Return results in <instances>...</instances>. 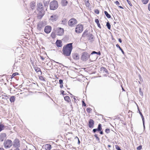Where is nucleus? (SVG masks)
<instances>
[{
	"label": "nucleus",
	"instance_id": "obj_1",
	"mask_svg": "<svg viewBox=\"0 0 150 150\" xmlns=\"http://www.w3.org/2000/svg\"><path fill=\"white\" fill-rule=\"evenodd\" d=\"M73 43L67 44L63 47L62 54L65 56H69L73 49Z\"/></svg>",
	"mask_w": 150,
	"mask_h": 150
},
{
	"label": "nucleus",
	"instance_id": "obj_2",
	"mask_svg": "<svg viewBox=\"0 0 150 150\" xmlns=\"http://www.w3.org/2000/svg\"><path fill=\"white\" fill-rule=\"evenodd\" d=\"M50 9L51 10L56 9L58 7V3L57 1L54 0L51 1L50 4Z\"/></svg>",
	"mask_w": 150,
	"mask_h": 150
},
{
	"label": "nucleus",
	"instance_id": "obj_3",
	"mask_svg": "<svg viewBox=\"0 0 150 150\" xmlns=\"http://www.w3.org/2000/svg\"><path fill=\"white\" fill-rule=\"evenodd\" d=\"M77 23V20L74 18H71L68 22V25L71 27L75 26Z\"/></svg>",
	"mask_w": 150,
	"mask_h": 150
},
{
	"label": "nucleus",
	"instance_id": "obj_4",
	"mask_svg": "<svg viewBox=\"0 0 150 150\" xmlns=\"http://www.w3.org/2000/svg\"><path fill=\"white\" fill-rule=\"evenodd\" d=\"M12 142L9 139L5 140L4 143V147L6 149L9 148L12 146Z\"/></svg>",
	"mask_w": 150,
	"mask_h": 150
},
{
	"label": "nucleus",
	"instance_id": "obj_5",
	"mask_svg": "<svg viewBox=\"0 0 150 150\" xmlns=\"http://www.w3.org/2000/svg\"><path fill=\"white\" fill-rule=\"evenodd\" d=\"M89 57H90V56L89 54L86 52H84L82 53L81 59L83 61H86Z\"/></svg>",
	"mask_w": 150,
	"mask_h": 150
},
{
	"label": "nucleus",
	"instance_id": "obj_6",
	"mask_svg": "<svg viewBox=\"0 0 150 150\" xmlns=\"http://www.w3.org/2000/svg\"><path fill=\"white\" fill-rule=\"evenodd\" d=\"M38 11L37 18L38 19H41L45 14L44 9L37 10Z\"/></svg>",
	"mask_w": 150,
	"mask_h": 150
},
{
	"label": "nucleus",
	"instance_id": "obj_7",
	"mask_svg": "<svg viewBox=\"0 0 150 150\" xmlns=\"http://www.w3.org/2000/svg\"><path fill=\"white\" fill-rule=\"evenodd\" d=\"M83 30V26L81 24L78 25L75 28V32L78 33H81Z\"/></svg>",
	"mask_w": 150,
	"mask_h": 150
},
{
	"label": "nucleus",
	"instance_id": "obj_8",
	"mask_svg": "<svg viewBox=\"0 0 150 150\" xmlns=\"http://www.w3.org/2000/svg\"><path fill=\"white\" fill-rule=\"evenodd\" d=\"M13 146L15 147L18 148L20 146V141L18 139H16L13 142Z\"/></svg>",
	"mask_w": 150,
	"mask_h": 150
},
{
	"label": "nucleus",
	"instance_id": "obj_9",
	"mask_svg": "<svg viewBox=\"0 0 150 150\" xmlns=\"http://www.w3.org/2000/svg\"><path fill=\"white\" fill-rule=\"evenodd\" d=\"M64 33V30L63 28H59L57 29V35H58L61 36Z\"/></svg>",
	"mask_w": 150,
	"mask_h": 150
},
{
	"label": "nucleus",
	"instance_id": "obj_10",
	"mask_svg": "<svg viewBox=\"0 0 150 150\" xmlns=\"http://www.w3.org/2000/svg\"><path fill=\"white\" fill-rule=\"evenodd\" d=\"M51 29V27L50 26L48 25L45 27L44 30L46 33L48 34L50 32Z\"/></svg>",
	"mask_w": 150,
	"mask_h": 150
},
{
	"label": "nucleus",
	"instance_id": "obj_11",
	"mask_svg": "<svg viewBox=\"0 0 150 150\" xmlns=\"http://www.w3.org/2000/svg\"><path fill=\"white\" fill-rule=\"evenodd\" d=\"M94 122L93 120L92 119H90L88 121V126L89 128H92L94 127Z\"/></svg>",
	"mask_w": 150,
	"mask_h": 150
},
{
	"label": "nucleus",
	"instance_id": "obj_12",
	"mask_svg": "<svg viewBox=\"0 0 150 150\" xmlns=\"http://www.w3.org/2000/svg\"><path fill=\"white\" fill-rule=\"evenodd\" d=\"M89 56L90 57V60L92 62L95 61L98 57V56L97 54H92V56L91 54Z\"/></svg>",
	"mask_w": 150,
	"mask_h": 150
},
{
	"label": "nucleus",
	"instance_id": "obj_13",
	"mask_svg": "<svg viewBox=\"0 0 150 150\" xmlns=\"http://www.w3.org/2000/svg\"><path fill=\"white\" fill-rule=\"evenodd\" d=\"M102 128L101 127V125L100 124H99L98 125V127L97 129H94L93 130V133H95L96 131H99L102 130Z\"/></svg>",
	"mask_w": 150,
	"mask_h": 150
},
{
	"label": "nucleus",
	"instance_id": "obj_14",
	"mask_svg": "<svg viewBox=\"0 0 150 150\" xmlns=\"http://www.w3.org/2000/svg\"><path fill=\"white\" fill-rule=\"evenodd\" d=\"M44 26L43 23L42 22H40L37 24V28L39 30H41L42 28Z\"/></svg>",
	"mask_w": 150,
	"mask_h": 150
},
{
	"label": "nucleus",
	"instance_id": "obj_15",
	"mask_svg": "<svg viewBox=\"0 0 150 150\" xmlns=\"http://www.w3.org/2000/svg\"><path fill=\"white\" fill-rule=\"evenodd\" d=\"M100 71L104 74H108V72L106 68L104 67H101L100 70Z\"/></svg>",
	"mask_w": 150,
	"mask_h": 150
},
{
	"label": "nucleus",
	"instance_id": "obj_16",
	"mask_svg": "<svg viewBox=\"0 0 150 150\" xmlns=\"http://www.w3.org/2000/svg\"><path fill=\"white\" fill-rule=\"evenodd\" d=\"M37 10L44 9L43 6L41 3H39L37 5Z\"/></svg>",
	"mask_w": 150,
	"mask_h": 150
},
{
	"label": "nucleus",
	"instance_id": "obj_17",
	"mask_svg": "<svg viewBox=\"0 0 150 150\" xmlns=\"http://www.w3.org/2000/svg\"><path fill=\"white\" fill-rule=\"evenodd\" d=\"M6 134L5 133H1L0 135V141L2 142L6 139Z\"/></svg>",
	"mask_w": 150,
	"mask_h": 150
},
{
	"label": "nucleus",
	"instance_id": "obj_18",
	"mask_svg": "<svg viewBox=\"0 0 150 150\" xmlns=\"http://www.w3.org/2000/svg\"><path fill=\"white\" fill-rule=\"evenodd\" d=\"M57 18V16L56 15L51 16L50 18V20L52 21H55Z\"/></svg>",
	"mask_w": 150,
	"mask_h": 150
},
{
	"label": "nucleus",
	"instance_id": "obj_19",
	"mask_svg": "<svg viewBox=\"0 0 150 150\" xmlns=\"http://www.w3.org/2000/svg\"><path fill=\"white\" fill-rule=\"evenodd\" d=\"M56 44L58 47H61L62 46V42L60 40H57Z\"/></svg>",
	"mask_w": 150,
	"mask_h": 150
},
{
	"label": "nucleus",
	"instance_id": "obj_20",
	"mask_svg": "<svg viewBox=\"0 0 150 150\" xmlns=\"http://www.w3.org/2000/svg\"><path fill=\"white\" fill-rule=\"evenodd\" d=\"M72 57L75 60H78L79 59V54L77 53H75L73 54Z\"/></svg>",
	"mask_w": 150,
	"mask_h": 150
},
{
	"label": "nucleus",
	"instance_id": "obj_21",
	"mask_svg": "<svg viewBox=\"0 0 150 150\" xmlns=\"http://www.w3.org/2000/svg\"><path fill=\"white\" fill-rule=\"evenodd\" d=\"M44 147L47 150H50L51 148V146L50 144H46L45 145Z\"/></svg>",
	"mask_w": 150,
	"mask_h": 150
},
{
	"label": "nucleus",
	"instance_id": "obj_22",
	"mask_svg": "<svg viewBox=\"0 0 150 150\" xmlns=\"http://www.w3.org/2000/svg\"><path fill=\"white\" fill-rule=\"evenodd\" d=\"M30 7L32 9H33L35 7V3L34 1L31 2L30 3Z\"/></svg>",
	"mask_w": 150,
	"mask_h": 150
},
{
	"label": "nucleus",
	"instance_id": "obj_23",
	"mask_svg": "<svg viewBox=\"0 0 150 150\" xmlns=\"http://www.w3.org/2000/svg\"><path fill=\"white\" fill-rule=\"evenodd\" d=\"M61 4L63 6H66L68 4V2L66 0H62L61 1Z\"/></svg>",
	"mask_w": 150,
	"mask_h": 150
},
{
	"label": "nucleus",
	"instance_id": "obj_24",
	"mask_svg": "<svg viewBox=\"0 0 150 150\" xmlns=\"http://www.w3.org/2000/svg\"><path fill=\"white\" fill-rule=\"evenodd\" d=\"M100 55L101 54L100 52H97L95 51H93L91 54V55L92 56V54L94 55V54Z\"/></svg>",
	"mask_w": 150,
	"mask_h": 150
},
{
	"label": "nucleus",
	"instance_id": "obj_25",
	"mask_svg": "<svg viewBox=\"0 0 150 150\" xmlns=\"http://www.w3.org/2000/svg\"><path fill=\"white\" fill-rule=\"evenodd\" d=\"M95 22L97 23L98 27L100 28H101L100 24L99 22V21L98 19H96L95 20Z\"/></svg>",
	"mask_w": 150,
	"mask_h": 150
},
{
	"label": "nucleus",
	"instance_id": "obj_26",
	"mask_svg": "<svg viewBox=\"0 0 150 150\" xmlns=\"http://www.w3.org/2000/svg\"><path fill=\"white\" fill-rule=\"evenodd\" d=\"M104 13L106 17L108 18H110L111 16L110 14H109L108 12L106 11H104Z\"/></svg>",
	"mask_w": 150,
	"mask_h": 150
},
{
	"label": "nucleus",
	"instance_id": "obj_27",
	"mask_svg": "<svg viewBox=\"0 0 150 150\" xmlns=\"http://www.w3.org/2000/svg\"><path fill=\"white\" fill-rule=\"evenodd\" d=\"M67 19L65 18L63 19L62 21L61 24L64 25H65L67 23Z\"/></svg>",
	"mask_w": 150,
	"mask_h": 150
},
{
	"label": "nucleus",
	"instance_id": "obj_28",
	"mask_svg": "<svg viewBox=\"0 0 150 150\" xmlns=\"http://www.w3.org/2000/svg\"><path fill=\"white\" fill-rule=\"evenodd\" d=\"M10 100L11 103L14 102L15 100V98L14 96H11L10 98Z\"/></svg>",
	"mask_w": 150,
	"mask_h": 150
},
{
	"label": "nucleus",
	"instance_id": "obj_29",
	"mask_svg": "<svg viewBox=\"0 0 150 150\" xmlns=\"http://www.w3.org/2000/svg\"><path fill=\"white\" fill-rule=\"evenodd\" d=\"M5 127L4 125L2 124H0V132L2 131V130H3Z\"/></svg>",
	"mask_w": 150,
	"mask_h": 150
},
{
	"label": "nucleus",
	"instance_id": "obj_30",
	"mask_svg": "<svg viewBox=\"0 0 150 150\" xmlns=\"http://www.w3.org/2000/svg\"><path fill=\"white\" fill-rule=\"evenodd\" d=\"M35 71L37 73H39V72H40V73L41 74L42 73L40 68H39L38 67H36L35 68Z\"/></svg>",
	"mask_w": 150,
	"mask_h": 150
},
{
	"label": "nucleus",
	"instance_id": "obj_31",
	"mask_svg": "<svg viewBox=\"0 0 150 150\" xmlns=\"http://www.w3.org/2000/svg\"><path fill=\"white\" fill-rule=\"evenodd\" d=\"M116 47H118L119 49L121 51L122 54H124V52L123 50H122V49L121 48V47L119 46V45L118 44H117L116 45Z\"/></svg>",
	"mask_w": 150,
	"mask_h": 150
},
{
	"label": "nucleus",
	"instance_id": "obj_32",
	"mask_svg": "<svg viewBox=\"0 0 150 150\" xmlns=\"http://www.w3.org/2000/svg\"><path fill=\"white\" fill-rule=\"evenodd\" d=\"M88 31L86 30L85 31L83 34L82 36L84 37H85L88 34Z\"/></svg>",
	"mask_w": 150,
	"mask_h": 150
},
{
	"label": "nucleus",
	"instance_id": "obj_33",
	"mask_svg": "<svg viewBox=\"0 0 150 150\" xmlns=\"http://www.w3.org/2000/svg\"><path fill=\"white\" fill-rule=\"evenodd\" d=\"M64 99L66 101L69 102V100L70 99V97L69 96H66L64 97Z\"/></svg>",
	"mask_w": 150,
	"mask_h": 150
},
{
	"label": "nucleus",
	"instance_id": "obj_34",
	"mask_svg": "<svg viewBox=\"0 0 150 150\" xmlns=\"http://www.w3.org/2000/svg\"><path fill=\"white\" fill-rule=\"evenodd\" d=\"M106 26H107V27L108 29H110L111 28V25L110 23L108 22L107 23Z\"/></svg>",
	"mask_w": 150,
	"mask_h": 150
},
{
	"label": "nucleus",
	"instance_id": "obj_35",
	"mask_svg": "<svg viewBox=\"0 0 150 150\" xmlns=\"http://www.w3.org/2000/svg\"><path fill=\"white\" fill-rule=\"evenodd\" d=\"M94 136L96 138L97 140L99 142L100 140V138L99 137H98L97 135L96 134H95L94 135Z\"/></svg>",
	"mask_w": 150,
	"mask_h": 150
},
{
	"label": "nucleus",
	"instance_id": "obj_36",
	"mask_svg": "<svg viewBox=\"0 0 150 150\" xmlns=\"http://www.w3.org/2000/svg\"><path fill=\"white\" fill-rule=\"evenodd\" d=\"M142 1L144 4H146L148 2L149 0H142Z\"/></svg>",
	"mask_w": 150,
	"mask_h": 150
},
{
	"label": "nucleus",
	"instance_id": "obj_37",
	"mask_svg": "<svg viewBox=\"0 0 150 150\" xmlns=\"http://www.w3.org/2000/svg\"><path fill=\"white\" fill-rule=\"evenodd\" d=\"M18 73L17 72H15L14 73H13L12 75V77H13L15 76H16L17 75H18Z\"/></svg>",
	"mask_w": 150,
	"mask_h": 150
},
{
	"label": "nucleus",
	"instance_id": "obj_38",
	"mask_svg": "<svg viewBox=\"0 0 150 150\" xmlns=\"http://www.w3.org/2000/svg\"><path fill=\"white\" fill-rule=\"evenodd\" d=\"M105 132L107 134L109 133L110 132V129H106L105 130Z\"/></svg>",
	"mask_w": 150,
	"mask_h": 150
},
{
	"label": "nucleus",
	"instance_id": "obj_39",
	"mask_svg": "<svg viewBox=\"0 0 150 150\" xmlns=\"http://www.w3.org/2000/svg\"><path fill=\"white\" fill-rule=\"evenodd\" d=\"M139 92L140 95L142 96H143V92L141 91V89L140 88H139Z\"/></svg>",
	"mask_w": 150,
	"mask_h": 150
},
{
	"label": "nucleus",
	"instance_id": "obj_40",
	"mask_svg": "<svg viewBox=\"0 0 150 150\" xmlns=\"http://www.w3.org/2000/svg\"><path fill=\"white\" fill-rule=\"evenodd\" d=\"M91 109L89 108H86V111L87 112L89 113L90 112V111L91 110Z\"/></svg>",
	"mask_w": 150,
	"mask_h": 150
},
{
	"label": "nucleus",
	"instance_id": "obj_41",
	"mask_svg": "<svg viewBox=\"0 0 150 150\" xmlns=\"http://www.w3.org/2000/svg\"><path fill=\"white\" fill-rule=\"evenodd\" d=\"M115 148L117 150H122L119 146L118 145L115 146Z\"/></svg>",
	"mask_w": 150,
	"mask_h": 150
},
{
	"label": "nucleus",
	"instance_id": "obj_42",
	"mask_svg": "<svg viewBox=\"0 0 150 150\" xmlns=\"http://www.w3.org/2000/svg\"><path fill=\"white\" fill-rule=\"evenodd\" d=\"M126 0L127 1V2H128V4H129V6H132V4L131 3L130 1H129V0Z\"/></svg>",
	"mask_w": 150,
	"mask_h": 150
},
{
	"label": "nucleus",
	"instance_id": "obj_43",
	"mask_svg": "<svg viewBox=\"0 0 150 150\" xmlns=\"http://www.w3.org/2000/svg\"><path fill=\"white\" fill-rule=\"evenodd\" d=\"M82 106H86V105L83 100H82Z\"/></svg>",
	"mask_w": 150,
	"mask_h": 150
},
{
	"label": "nucleus",
	"instance_id": "obj_44",
	"mask_svg": "<svg viewBox=\"0 0 150 150\" xmlns=\"http://www.w3.org/2000/svg\"><path fill=\"white\" fill-rule=\"evenodd\" d=\"M142 148V146L141 145L139 146L137 148V149L138 150H140Z\"/></svg>",
	"mask_w": 150,
	"mask_h": 150
},
{
	"label": "nucleus",
	"instance_id": "obj_45",
	"mask_svg": "<svg viewBox=\"0 0 150 150\" xmlns=\"http://www.w3.org/2000/svg\"><path fill=\"white\" fill-rule=\"evenodd\" d=\"M95 12L97 14H98L99 13V11L98 10L96 9L95 11Z\"/></svg>",
	"mask_w": 150,
	"mask_h": 150
},
{
	"label": "nucleus",
	"instance_id": "obj_46",
	"mask_svg": "<svg viewBox=\"0 0 150 150\" xmlns=\"http://www.w3.org/2000/svg\"><path fill=\"white\" fill-rule=\"evenodd\" d=\"M59 84H63V81L62 80V79H60V80H59Z\"/></svg>",
	"mask_w": 150,
	"mask_h": 150
},
{
	"label": "nucleus",
	"instance_id": "obj_47",
	"mask_svg": "<svg viewBox=\"0 0 150 150\" xmlns=\"http://www.w3.org/2000/svg\"><path fill=\"white\" fill-rule=\"evenodd\" d=\"M138 111H139V114H140V115L141 116V115H142V113L140 111L138 107Z\"/></svg>",
	"mask_w": 150,
	"mask_h": 150
},
{
	"label": "nucleus",
	"instance_id": "obj_48",
	"mask_svg": "<svg viewBox=\"0 0 150 150\" xmlns=\"http://www.w3.org/2000/svg\"><path fill=\"white\" fill-rule=\"evenodd\" d=\"M48 2H46L45 3H44V5L45 6H47L48 5Z\"/></svg>",
	"mask_w": 150,
	"mask_h": 150
},
{
	"label": "nucleus",
	"instance_id": "obj_49",
	"mask_svg": "<svg viewBox=\"0 0 150 150\" xmlns=\"http://www.w3.org/2000/svg\"><path fill=\"white\" fill-rule=\"evenodd\" d=\"M141 117L142 118L143 122H144V118L143 115H141Z\"/></svg>",
	"mask_w": 150,
	"mask_h": 150
},
{
	"label": "nucleus",
	"instance_id": "obj_50",
	"mask_svg": "<svg viewBox=\"0 0 150 150\" xmlns=\"http://www.w3.org/2000/svg\"><path fill=\"white\" fill-rule=\"evenodd\" d=\"M115 4L117 5H118L120 4V3L118 1H116L115 2Z\"/></svg>",
	"mask_w": 150,
	"mask_h": 150
},
{
	"label": "nucleus",
	"instance_id": "obj_51",
	"mask_svg": "<svg viewBox=\"0 0 150 150\" xmlns=\"http://www.w3.org/2000/svg\"><path fill=\"white\" fill-rule=\"evenodd\" d=\"M90 38H91V39H93V36L92 34H90Z\"/></svg>",
	"mask_w": 150,
	"mask_h": 150
},
{
	"label": "nucleus",
	"instance_id": "obj_52",
	"mask_svg": "<svg viewBox=\"0 0 150 150\" xmlns=\"http://www.w3.org/2000/svg\"><path fill=\"white\" fill-rule=\"evenodd\" d=\"M148 8L149 10L150 11V3L148 4Z\"/></svg>",
	"mask_w": 150,
	"mask_h": 150
},
{
	"label": "nucleus",
	"instance_id": "obj_53",
	"mask_svg": "<svg viewBox=\"0 0 150 150\" xmlns=\"http://www.w3.org/2000/svg\"><path fill=\"white\" fill-rule=\"evenodd\" d=\"M40 58L42 60H43L45 59V58H44V57L42 56H40Z\"/></svg>",
	"mask_w": 150,
	"mask_h": 150
},
{
	"label": "nucleus",
	"instance_id": "obj_54",
	"mask_svg": "<svg viewBox=\"0 0 150 150\" xmlns=\"http://www.w3.org/2000/svg\"><path fill=\"white\" fill-rule=\"evenodd\" d=\"M100 131V133L101 134H103V131H101V130L100 131Z\"/></svg>",
	"mask_w": 150,
	"mask_h": 150
},
{
	"label": "nucleus",
	"instance_id": "obj_55",
	"mask_svg": "<svg viewBox=\"0 0 150 150\" xmlns=\"http://www.w3.org/2000/svg\"><path fill=\"white\" fill-rule=\"evenodd\" d=\"M61 93L63 94V95H64V91H61Z\"/></svg>",
	"mask_w": 150,
	"mask_h": 150
},
{
	"label": "nucleus",
	"instance_id": "obj_56",
	"mask_svg": "<svg viewBox=\"0 0 150 150\" xmlns=\"http://www.w3.org/2000/svg\"><path fill=\"white\" fill-rule=\"evenodd\" d=\"M118 41H119L120 42V43H121L122 42V40L120 38H119V39H118Z\"/></svg>",
	"mask_w": 150,
	"mask_h": 150
},
{
	"label": "nucleus",
	"instance_id": "obj_57",
	"mask_svg": "<svg viewBox=\"0 0 150 150\" xmlns=\"http://www.w3.org/2000/svg\"><path fill=\"white\" fill-rule=\"evenodd\" d=\"M143 123L144 128V129H145V126L144 122H143Z\"/></svg>",
	"mask_w": 150,
	"mask_h": 150
},
{
	"label": "nucleus",
	"instance_id": "obj_58",
	"mask_svg": "<svg viewBox=\"0 0 150 150\" xmlns=\"http://www.w3.org/2000/svg\"><path fill=\"white\" fill-rule=\"evenodd\" d=\"M60 87L61 88H62L63 87V84H60Z\"/></svg>",
	"mask_w": 150,
	"mask_h": 150
},
{
	"label": "nucleus",
	"instance_id": "obj_59",
	"mask_svg": "<svg viewBox=\"0 0 150 150\" xmlns=\"http://www.w3.org/2000/svg\"><path fill=\"white\" fill-rule=\"evenodd\" d=\"M86 5H88V6L89 5V2H88V1L86 3Z\"/></svg>",
	"mask_w": 150,
	"mask_h": 150
},
{
	"label": "nucleus",
	"instance_id": "obj_60",
	"mask_svg": "<svg viewBox=\"0 0 150 150\" xmlns=\"http://www.w3.org/2000/svg\"><path fill=\"white\" fill-rule=\"evenodd\" d=\"M78 138V144H80V142L78 138Z\"/></svg>",
	"mask_w": 150,
	"mask_h": 150
},
{
	"label": "nucleus",
	"instance_id": "obj_61",
	"mask_svg": "<svg viewBox=\"0 0 150 150\" xmlns=\"http://www.w3.org/2000/svg\"><path fill=\"white\" fill-rule=\"evenodd\" d=\"M0 150H5L2 147H0Z\"/></svg>",
	"mask_w": 150,
	"mask_h": 150
},
{
	"label": "nucleus",
	"instance_id": "obj_62",
	"mask_svg": "<svg viewBox=\"0 0 150 150\" xmlns=\"http://www.w3.org/2000/svg\"><path fill=\"white\" fill-rule=\"evenodd\" d=\"M14 150H20L18 148H16Z\"/></svg>",
	"mask_w": 150,
	"mask_h": 150
},
{
	"label": "nucleus",
	"instance_id": "obj_63",
	"mask_svg": "<svg viewBox=\"0 0 150 150\" xmlns=\"http://www.w3.org/2000/svg\"><path fill=\"white\" fill-rule=\"evenodd\" d=\"M118 6L120 8H122L123 9V8L121 6Z\"/></svg>",
	"mask_w": 150,
	"mask_h": 150
},
{
	"label": "nucleus",
	"instance_id": "obj_64",
	"mask_svg": "<svg viewBox=\"0 0 150 150\" xmlns=\"http://www.w3.org/2000/svg\"><path fill=\"white\" fill-rule=\"evenodd\" d=\"M108 147H111V146L110 145H108Z\"/></svg>",
	"mask_w": 150,
	"mask_h": 150
}]
</instances>
